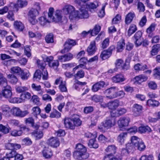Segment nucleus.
Returning <instances> with one entry per match:
<instances>
[{
	"label": "nucleus",
	"instance_id": "nucleus-1",
	"mask_svg": "<svg viewBox=\"0 0 160 160\" xmlns=\"http://www.w3.org/2000/svg\"><path fill=\"white\" fill-rule=\"evenodd\" d=\"M76 150L73 152L74 158L82 160L88 158L89 154L87 152L86 148L82 144L78 143L76 145Z\"/></svg>",
	"mask_w": 160,
	"mask_h": 160
},
{
	"label": "nucleus",
	"instance_id": "nucleus-2",
	"mask_svg": "<svg viewBox=\"0 0 160 160\" xmlns=\"http://www.w3.org/2000/svg\"><path fill=\"white\" fill-rule=\"evenodd\" d=\"M115 125V122L111 118L107 119L102 122L98 127V129L102 132H105Z\"/></svg>",
	"mask_w": 160,
	"mask_h": 160
},
{
	"label": "nucleus",
	"instance_id": "nucleus-3",
	"mask_svg": "<svg viewBox=\"0 0 160 160\" xmlns=\"http://www.w3.org/2000/svg\"><path fill=\"white\" fill-rule=\"evenodd\" d=\"M79 11H76V15H75V19L78 20L79 19L87 18L89 16V15L86 7L78 6Z\"/></svg>",
	"mask_w": 160,
	"mask_h": 160
},
{
	"label": "nucleus",
	"instance_id": "nucleus-4",
	"mask_svg": "<svg viewBox=\"0 0 160 160\" xmlns=\"http://www.w3.org/2000/svg\"><path fill=\"white\" fill-rule=\"evenodd\" d=\"M131 142L133 144L135 148L140 151H142L145 150L146 146L144 142L139 138L135 136L132 137Z\"/></svg>",
	"mask_w": 160,
	"mask_h": 160
},
{
	"label": "nucleus",
	"instance_id": "nucleus-5",
	"mask_svg": "<svg viewBox=\"0 0 160 160\" xmlns=\"http://www.w3.org/2000/svg\"><path fill=\"white\" fill-rule=\"evenodd\" d=\"M64 13L66 15H69L70 19H75V15H76V11L74 7L71 5H66L63 9Z\"/></svg>",
	"mask_w": 160,
	"mask_h": 160
},
{
	"label": "nucleus",
	"instance_id": "nucleus-6",
	"mask_svg": "<svg viewBox=\"0 0 160 160\" xmlns=\"http://www.w3.org/2000/svg\"><path fill=\"white\" fill-rule=\"evenodd\" d=\"M130 121V119L128 117L121 118L118 121V126L121 130H123L128 126Z\"/></svg>",
	"mask_w": 160,
	"mask_h": 160
},
{
	"label": "nucleus",
	"instance_id": "nucleus-7",
	"mask_svg": "<svg viewBox=\"0 0 160 160\" xmlns=\"http://www.w3.org/2000/svg\"><path fill=\"white\" fill-rule=\"evenodd\" d=\"M118 90V88L117 87H112L106 90L104 92V93L106 98L109 99H112L115 98V91Z\"/></svg>",
	"mask_w": 160,
	"mask_h": 160
},
{
	"label": "nucleus",
	"instance_id": "nucleus-8",
	"mask_svg": "<svg viewBox=\"0 0 160 160\" xmlns=\"http://www.w3.org/2000/svg\"><path fill=\"white\" fill-rule=\"evenodd\" d=\"M115 49V46L113 45L111 46L107 49L104 50L101 53L100 57L102 60H105L111 55L112 51Z\"/></svg>",
	"mask_w": 160,
	"mask_h": 160
},
{
	"label": "nucleus",
	"instance_id": "nucleus-9",
	"mask_svg": "<svg viewBox=\"0 0 160 160\" xmlns=\"http://www.w3.org/2000/svg\"><path fill=\"white\" fill-rule=\"evenodd\" d=\"M12 95L11 88L10 86L4 88L0 92V98L3 97L5 98L9 99L11 98Z\"/></svg>",
	"mask_w": 160,
	"mask_h": 160
},
{
	"label": "nucleus",
	"instance_id": "nucleus-10",
	"mask_svg": "<svg viewBox=\"0 0 160 160\" xmlns=\"http://www.w3.org/2000/svg\"><path fill=\"white\" fill-rule=\"evenodd\" d=\"M11 111L14 116L21 118L25 117L28 114L27 111H22L19 108L17 107L13 108L11 110Z\"/></svg>",
	"mask_w": 160,
	"mask_h": 160
},
{
	"label": "nucleus",
	"instance_id": "nucleus-11",
	"mask_svg": "<svg viewBox=\"0 0 160 160\" xmlns=\"http://www.w3.org/2000/svg\"><path fill=\"white\" fill-rule=\"evenodd\" d=\"M38 11L37 10L32 8L29 12L28 13L29 20L32 24H34L35 23V17L38 15Z\"/></svg>",
	"mask_w": 160,
	"mask_h": 160
},
{
	"label": "nucleus",
	"instance_id": "nucleus-12",
	"mask_svg": "<svg viewBox=\"0 0 160 160\" xmlns=\"http://www.w3.org/2000/svg\"><path fill=\"white\" fill-rule=\"evenodd\" d=\"M77 44L76 41L74 40L68 39L65 42L64 44V52H67L69 51L72 47Z\"/></svg>",
	"mask_w": 160,
	"mask_h": 160
},
{
	"label": "nucleus",
	"instance_id": "nucleus-13",
	"mask_svg": "<svg viewBox=\"0 0 160 160\" xmlns=\"http://www.w3.org/2000/svg\"><path fill=\"white\" fill-rule=\"evenodd\" d=\"M47 143L48 145L53 148H57L60 144V142L58 138L52 137L48 139Z\"/></svg>",
	"mask_w": 160,
	"mask_h": 160
},
{
	"label": "nucleus",
	"instance_id": "nucleus-14",
	"mask_svg": "<svg viewBox=\"0 0 160 160\" xmlns=\"http://www.w3.org/2000/svg\"><path fill=\"white\" fill-rule=\"evenodd\" d=\"M73 58V54L70 53L66 54L63 55L58 56V59L61 62L68 61Z\"/></svg>",
	"mask_w": 160,
	"mask_h": 160
},
{
	"label": "nucleus",
	"instance_id": "nucleus-15",
	"mask_svg": "<svg viewBox=\"0 0 160 160\" xmlns=\"http://www.w3.org/2000/svg\"><path fill=\"white\" fill-rule=\"evenodd\" d=\"M97 48L96 46L95 41H92L87 48V52L89 55H93L96 52Z\"/></svg>",
	"mask_w": 160,
	"mask_h": 160
},
{
	"label": "nucleus",
	"instance_id": "nucleus-16",
	"mask_svg": "<svg viewBox=\"0 0 160 160\" xmlns=\"http://www.w3.org/2000/svg\"><path fill=\"white\" fill-rule=\"evenodd\" d=\"M105 85V83L103 81H100L92 85V90L93 92H96L103 88Z\"/></svg>",
	"mask_w": 160,
	"mask_h": 160
},
{
	"label": "nucleus",
	"instance_id": "nucleus-17",
	"mask_svg": "<svg viewBox=\"0 0 160 160\" xmlns=\"http://www.w3.org/2000/svg\"><path fill=\"white\" fill-rule=\"evenodd\" d=\"M119 105V102L117 99L114 100L113 101L110 102L106 104V107H108L109 109L114 110L117 108Z\"/></svg>",
	"mask_w": 160,
	"mask_h": 160
},
{
	"label": "nucleus",
	"instance_id": "nucleus-18",
	"mask_svg": "<svg viewBox=\"0 0 160 160\" xmlns=\"http://www.w3.org/2000/svg\"><path fill=\"white\" fill-rule=\"evenodd\" d=\"M142 107L141 105L137 104H134L133 109L134 115L135 116H138L140 115L142 112Z\"/></svg>",
	"mask_w": 160,
	"mask_h": 160
},
{
	"label": "nucleus",
	"instance_id": "nucleus-19",
	"mask_svg": "<svg viewBox=\"0 0 160 160\" xmlns=\"http://www.w3.org/2000/svg\"><path fill=\"white\" fill-rule=\"evenodd\" d=\"M21 147L20 144L15 143H8L5 145L6 148L8 150H17L20 149Z\"/></svg>",
	"mask_w": 160,
	"mask_h": 160
},
{
	"label": "nucleus",
	"instance_id": "nucleus-20",
	"mask_svg": "<svg viewBox=\"0 0 160 160\" xmlns=\"http://www.w3.org/2000/svg\"><path fill=\"white\" fill-rule=\"evenodd\" d=\"M62 16V11L57 10L54 13V16L52 18V21L56 22L61 21Z\"/></svg>",
	"mask_w": 160,
	"mask_h": 160
},
{
	"label": "nucleus",
	"instance_id": "nucleus-21",
	"mask_svg": "<svg viewBox=\"0 0 160 160\" xmlns=\"http://www.w3.org/2000/svg\"><path fill=\"white\" fill-rule=\"evenodd\" d=\"M43 156L46 158H51L52 156L51 149L48 147H45L42 151Z\"/></svg>",
	"mask_w": 160,
	"mask_h": 160
},
{
	"label": "nucleus",
	"instance_id": "nucleus-22",
	"mask_svg": "<svg viewBox=\"0 0 160 160\" xmlns=\"http://www.w3.org/2000/svg\"><path fill=\"white\" fill-rule=\"evenodd\" d=\"M134 148H135L131 142V143H128L126 145V149H122V152L124 154L126 153H128L132 150H133Z\"/></svg>",
	"mask_w": 160,
	"mask_h": 160
},
{
	"label": "nucleus",
	"instance_id": "nucleus-23",
	"mask_svg": "<svg viewBox=\"0 0 160 160\" xmlns=\"http://www.w3.org/2000/svg\"><path fill=\"white\" fill-rule=\"evenodd\" d=\"M135 17V14L133 12H131L128 13L125 17V23L127 25L130 23Z\"/></svg>",
	"mask_w": 160,
	"mask_h": 160
},
{
	"label": "nucleus",
	"instance_id": "nucleus-24",
	"mask_svg": "<svg viewBox=\"0 0 160 160\" xmlns=\"http://www.w3.org/2000/svg\"><path fill=\"white\" fill-rule=\"evenodd\" d=\"M64 124L67 128L70 129H74V125L73 123V121L69 118H65L64 120Z\"/></svg>",
	"mask_w": 160,
	"mask_h": 160
},
{
	"label": "nucleus",
	"instance_id": "nucleus-25",
	"mask_svg": "<svg viewBox=\"0 0 160 160\" xmlns=\"http://www.w3.org/2000/svg\"><path fill=\"white\" fill-rule=\"evenodd\" d=\"M127 136L126 132H122L120 133L117 137V141L121 145L123 144Z\"/></svg>",
	"mask_w": 160,
	"mask_h": 160
},
{
	"label": "nucleus",
	"instance_id": "nucleus-26",
	"mask_svg": "<svg viewBox=\"0 0 160 160\" xmlns=\"http://www.w3.org/2000/svg\"><path fill=\"white\" fill-rule=\"evenodd\" d=\"M125 45L124 40L123 39H121L117 42L116 46L117 51L118 52H122L125 48Z\"/></svg>",
	"mask_w": 160,
	"mask_h": 160
},
{
	"label": "nucleus",
	"instance_id": "nucleus-27",
	"mask_svg": "<svg viewBox=\"0 0 160 160\" xmlns=\"http://www.w3.org/2000/svg\"><path fill=\"white\" fill-rule=\"evenodd\" d=\"M112 80L114 82L118 83L124 81L125 78L122 74H118L113 77Z\"/></svg>",
	"mask_w": 160,
	"mask_h": 160
},
{
	"label": "nucleus",
	"instance_id": "nucleus-28",
	"mask_svg": "<svg viewBox=\"0 0 160 160\" xmlns=\"http://www.w3.org/2000/svg\"><path fill=\"white\" fill-rule=\"evenodd\" d=\"M134 78L135 80V82L140 83L146 81L148 79V78L144 75L141 74L136 76Z\"/></svg>",
	"mask_w": 160,
	"mask_h": 160
},
{
	"label": "nucleus",
	"instance_id": "nucleus-29",
	"mask_svg": "<svg viewBox=\"0 0 160 160\" xmlns=\"http://www.w3.org/2000/svg\"><path fill=\"white\" fill-rule=\"evenodd\" d=\"M156 26L155 24L152 23L147 29L146 32L148 34L149 37L151 38L152 36L153 35L152 32L155 30Z\"/></svg>",
	"mask_w": 160,
	"mask_h": 160
},
{
	"label": "nucleus",
	"instance_id": "nucleus-30",
	"mask_svg": "<svg viewBox=\"0 0 160 160\" xmlns=\"http://www.w3.org/2000/svg\"><path fill=\"white\" fill-rule=\"evenodd\" d=\"M31 94L29 92H25L22 93L20 96V98L22 102L26 100L29 99L31 97Z\"/></svg>",
	"mask_w": 160,
	"mask_h": 160
},
{
	"label": "nucleus",
	"instance_id": "nucleus-31",
	"mask_svg": "<svg viewBox=\"0 0 160 160\" xmlns=\"http://www.w3.org/2000/svg\"><path fill=\"white\" fill-rule=\"evenodd\" d=\"M15 28L18 31H22L24 28L23 24L21 22L16 21L14 23Z\"/></svg>",
	"mask_w": 160,
	"mask_h": 160
},
{
	"label": "nucleus",
	"instance_id": "nucleus-32",
	"mask_svg": "<svg viewBox=\"0 0 160 160\" xmlns=\"http://www.w3.org/2000/svg\"><path fill=\"white\" fill-rule=\"evenodd\" d=\"M19 74L21 78L23 80H27L30 75L29 72L27 70H21Z\"/></svg>",
	"mask_w": 160,
	"mask_h": 160
},
{
	"label": "nucleus",
	"instance_id": "nucleus-33",
	"mask_svg": "<svg viewBox=\"0 0 160 160\" xmlns=\"http://www.w3.org/2000/svg\"><path fill=\"white\" fill-rule=\"evenodd\" d=\"M159 50H160V44H157L152 46L151 51V54L152 56L155 55Z\"/></svg>",
	"mask_w": 160,
	"mask_h": 160
},
{
	"label": "nucleus",
	"instance_id": "nucleus-34",
	"mask_svg": "<svg viewBox=\"0 0 160 160\" xmlns=\"http://www.w3.org/2000/svg\"><path fill=\"white\" fill-rule=\"evenodd\" d=\"M32 135L36 140H38L42 138L43 136L42 132L39 130L35 131L32 133Z\"/></svg>",
	"mask_w": 160,
	"mask_h": 160
},
{
	"label": "nucleus",
	"instance_id": "nucleus-35",
	"mask_svg": "<svg viewBox=\"0 0 160 160\" xmlns=\"http://www.w3.org/2000/svg\"><path fill=\"white\" fill-rule=\"evenodd\" d=\"M28 4V2L26 0H18L17 3L14 6L15 8L18 7L22 8L26 6Z\"/></svg>",
	"mask_w": 160,
	"mask_h": 160
},
{
	"label": "nucleus",
	"instance_id": "nucleus-36",
	"mask_svg": "<svg viewBox=\"0 0 160 160\" xmlns=\"http://www.w3.org/2000/svg\"><path fill=\"white\" fill-rule=\"evenodd\" d=\"M105 150L107 152L110 153V154H111L113 156V154L116 152V147L113 145H110L106 148Z\"/></svg>",
	"mask_w": 160,
	"mask_h": 160
},
{
	"label": "nucleus",
	"instance_id": "nucleus-37",
	"mask_svg": "<svg viewBox=\"0 0 160 160\" xmlns=\"http://www.w3.org/2000/svg\"><path fill=\"white\" fill-rule=\"evenodd\" d=\"M138 131L140 133H144L147 132H151V129L149 127L147 126H141L138 128Z\"/></svg>",
	"mask_w": 160,
	"mask_h": 160
},
{
	"label": "nucleus",
	"instance_id": "nucleus-38",
	"mask_svg": "<svg viewBox=\"0 0 160 160\" xmlns=\"http://www.w3.org/2000/svg\"><path fill=\"white\" fill-rule=\"evenodd\" d=\"M88 145L90 148H96L98 147V145L97 143L95 138H92L89 141Z\"/></svg>",
	"mask_w": 160,
	"mask_h": 160
},
{
	"label": "nucleus",
	"instance_id": "nucleus-39",
	"mask_svg": "<svg viewBox=\"0 0 160 160\" xmlns=\"http://www.w3.org/2000/svg\"><path fill=\"white\" fill-rule=\"evenodd\" d=\"M137 30L136 25L134 24H131L128 31V35L130 36L133 34Z\"/></svg>",
	"mask_w": 160,
	"mask_h": 160
},
{
	"label": "nucleus",
	"instance_id": "nucleus-40",
	"mask_svg": "<svg viewBox=\"0 0 160 160\" xmlns=\"http://www.w3.org/2000/svg\"><path fill=\"white\" fill-rule=\"evenodd\" d=\"M101 27L98 25H96L94 28L90 31L91 34L92 36H94L98 34L101 30Z\"/></svg>",
	"mask_w": 160,
	"mask_h": 160
},
{
	"label": "nucleus",
	"instance_id": "nucleus-41",
	"mask_svg": "<svg viewBox=\"0 0 160 160\" xmlns=\"http://www.w3.org/2000/svg\"><path fill=\"white\" fill-rule=\"evenodd\" d=\"M147 66L146 65H142L137 63L134 66V68L136 71L144 70L147 68Z\"/></svg>",
	"mask_w": 160,
	"mask_h": 160
},
{
	"label": "nucleus",
	"instance_id": "nucleus-42",
	"mask_svg": "<svg viewBox=\"0 0 160 160\" xmlns=\"http://www.w3.org/2000/svg\"><path fill=\"white\" fill-rule=\"evenodd\" d=\"M104 160H122L121 158L119 157H113L111 154L106 155L104 158Z\"/></svg>",
	"mask_w": 160,
	"mask_h": 160
},
{
	"label": "nucleus",
	"instance_id": "nucleus-43",
	"mask_svg": "<svg viewBox=\"0 0 160 160\" xmlns=\"http://www.w3.org/2000/svg\"><path fill=\"white\" fill-rule=\"evenodd\" d=\"M147 104L149 106L156 107L158 106L159 102L156 100L149 99L147 101Z\"/></svg>",
	"mask_w": 160,
	"mask_h": 160
},
{
	"label": "nucleus",
	"instance_id": "nucleus-44",
	"mask_svg": "<svg viewBox=\"0 0 160 160\" xmlns=\"http://www.w3.org/2000/svg\"><path fill=\"white\" fill-rule=\"evenodd\" d=\"M8 78L9 82L13 84H15L18 81V79L16 76L13 74H9L8 76Z\"/></svg>",
	"mask_w": 160,
	"mask_h": 160
},
{
	"label": "nucleus",
	"instance_id": "nucleus-45",
	"mask_svg": "<svg viewBox=\"0 0 160 160\" xmlns=\"http://www.w3.org/2000/svg\"><path fill=\"white\" fill-rule=\"evenodd\" d=\"M31 100L35 104L38 105L41 104L40 99L37 95H33L32 97Z\"/></svg>",
	"mask_w": 160,
	"mask_h": 160
},
{
	"label": "nucleus",
	"instance_id": "nucleus-46",
	"mask_svg": "<svg viewBox=\"0 0 160 160\" xmlns=\"http://www.w3.org/2000/svg\"><path fill=\"white\" fill-rule=\"evenodd\" d=\"M17 92L20 93H23L26 91L28 90V87L25 86H16L15 88Z\"/></svg>",
	"mask_w": 160,
	"mask_h": 160
},
{
	"label": "nucleus",
	"instance_id": "nucleus-47",
	"mask_svg": "<svg viewBox=\"0 0 160 160\" xmlns=\"http://www.w3.org/2000/svg\"><path fill=\"white\" fill-rule=\"evenodd\" d=\"M74 82L75 83L73 85V87L75 89L77 90H78L79 88V85H85L87 84V82H81L77 80H75L74 81Z\"/></svg>",
	"mask_w": 160,
	"mask_h": 160
},
{
	"label": "nucleus",
	"instance_id": "nucleus-48",
	"mask_svg": "<svg viewBox=\"0 0 160 160\" xmlns=\"http://www.w3.org/2000/svg\"><path fill=\"white\" fill-rule=\"evenodd\" d=\"M0 86L4 88L9 87V86L7 85L6 79L4 77L2 76H0Z\"/></svg>",
	"mask_w": 160,
	"mask_h": 160
},
{
	"label": "nucleus",
	"instance_id": "nucleus-49",
	"mask_svg": "<svg viewBox=\"0 0 160 160\" xmlns=\"http://www.w3.org/2000/svg\"><path fill=\"white\" fill-rule=\"evenodd\" d=\"M59 65L58 60H53L49 63V66L53 69H56Z\"/></svg>",
	"mask_w": 160,
	"mask_h": 160
},
{
	"label": "nucleus",
	"instance_id": "nucleus-50",
	"mask_svg": "<svg viewBox=\"0 0 160 160\" xmlns=\"http://www.w3.org/2000/svg\"><path fill=\"white\" fill-rule=\"evenodd\" d=\"M84 72L81 70L78 71L76 74L74 75V76L76 79H80L84 77Z\"/></svg>",
	"mask_w": 160,
	"mask_h": 160
},
{
	"label": "nucleus",
	"instance_id": "nucleus-51",
	"mask_svg": "<svg viewBox=\"0 0 160 160\" xmlns=\"http://www.w3.org/2000/svg\"><path fill=\"white\" fill-rule=\"evenodd\" d=\"M3 113L4 114L6 115L11 110L9 107L6 105H2L1 107Z\"/></svg>",
	"mask_w": 160,
	"mask_h": 160
},
{
	"label": "nucleus",
	"instance_id": "nucleus-52",
	"mask_svg": "<svg viewBox=\"0 0 160 160\" xmlns=\"http://www.w3.org/2000/svg\"><path fill=\"white\" fill-rule=\"evenodd\" d=\"M22 132L21 130H17L15 129L13 130L10 132L11 135L14 137H18L22 135Z\"/></svg>",
	"mask_w": 160,
	"mask_h": 160
},
{
	"label": "nucleus",
	"instance_id": "nucleus-53",
	"mask_svg": "<svg viewBox=\"0 0 160 160\" xmlns=\"http://www.w3.org/2000/svg\"><path fill=\"white\" fill-rule=\"evenodd\" d=\"M103 97L101 95H95L92 97V100L95 102H101L103 100Z\"/></svg>",
	"mask_w": 160,
	"mask_h": 160
},
{
	"label": "nucleus",
	"instance_id": "nucleus-54",
	"mask_svg": "<svg viewBox=\"0 0 160 160\" xmlns=\"http://www.w3.org/2000/svg\"><path fill=\"white\" fill-rule=\"evenodd\" d=\"M53 34L50 33L46 35L45 40L47 43H52L54 42Z\"/></svg>",
	"mask_w": 160,
	"mask_h": 160
},
{
	"label": "nucleus",
	"instance_id": "nucleus-55",
	"mask_svg": "<svg viewBox=\"0 0 160 160\" xmlns=\"http://www.w3.org/2000/svg\"><path fill=\"white\" fill-rule=\"evenodd\" d=\"M10 151L6 152V155L10 159L15 157L17 153V152L13 150H10Z\"/></svg>",
	"mask_w": 160,
	"mask_h": 160
},
{
	"label": "nucleus",
	"instance_id": "nucleus-56",
	"mask_svg": "<svg viewBox=\"0 0 160 160\" xmlns=\"http://www.w3.org/2000/svg\"><path fill=\"white\" fill-rule=\"evenodd\" d=\"M61 116V113L57 110L53 111L50 114V117L52 118H59Z\"/></svg>",
	"mask_w": 160,
	"mask_h": 160
},
{
	"label": "nucleus",
	"instance_id": "nucleus-57",
	"mask_svg": "<svg viewBox=\"0 0 160 160\" xmlns=\"http://www.w3.org/2000/svg\"><path fill=\"white\" fill-rule=\"evenodd\" d=\"M89 0H75V2L78 6L86 7V3Z\"/></svg>",
	"mask_w": 160,
	"mask_h": 160
},
{
	"label": "nucleus",
	"instance_id": "nucleus-58",
	"mask_svg": "<svg viewBox=\"0 0 160 160\" xmlns=\"http://www.w3.org/2000/svg\"><path fill=\"white\" fill-rule=\"evenodd\" d=\"M59 88L62 92H66L67 91L65 81L62 83V84L59 85Z\"/></svg>",
	"mask_w": 160,
	"mask_h": 160
},
{
	"label": "nucleus",
	"instance_id": "nucleus-59",
	"mask_svg": "<svg viewBox=\"0 0 160 160\" xmlns=\"http://www.w3.org/2000/svg\"><path fill=\"white\" fill-rule=\"evenodd\" d=\"M85 136L86 137L88 138H96L97 137V133L95 132H94L93 133L88 132L85 133Z\"/></svg>",
	"mask_w": 160,
	"mask_h": 160
},
{
	"label": "nucleus",
	"instance_id": "nucleus-60",
	"mask_svg": "<svg viewBox=\"0 0 160 160\" xmlns=\"http://www.w3.org/2000/svg\"><path fill=\"white\" fill-rule=\"evenodd\" d=\"M39 23L41 25L44 26L47 23L49 22L48 20L46 19V18L43 17H40L39 19Z\"/></svg>",
	"mask_w": 160,
	"mask_h": 160
},
{
	"label": "nucleus",
	"instance_id": "nucleus-61",
	"mask_svg": "<svg viewBox=\"0 0 160 160\" xmlns=\"http://www.w3.org/2000/svg\"><path fill=\"white\" fill-rule=\"evenodd\" d=\"M22 144L26 145H29L32 144V142L31 139L29 138H26L22 140Z\"/></svg>",
	"mask_w": 160,
	"mask_h": 160
},
{
	"label": "nucleus",
	"instance_id": "nucleus-62",
	"mask_svg": "<svg viewBox=\"0 0 160 160\" xmlns=\"http://www.w3.org/2000/svg\"><path fill=\"white\" fill-rule=\"evenodd\" d=\"M153 76L156 78L160 76V67H156L153 70Z\"/></svg>",
	"mask_w": 160,
	"mask_h": 160
},
{
	"label": "nucleus",
	"instance_id": "nucleus-63",
	"mask_svg": "<svg viewBox=\"0 0 160 160\" xmlns=\"http://www.w3.org/2000/svg\"><path fill=\"white\" fill-rule=\"evenodd\" d=\"M0 131L4 134H7L9 132V129L8 127L0 124Z\"/></svg>",
	"mask_w": 160,
	"mask_h": 160
},
{
	"label": "nucleus",
	"instance_id": "nucleus-64",
	"mask_svg": "<svg viewBox=\"0 0 160 160\" xmlns=\"http://www.w3.org/2000/svg\"><path fill=\"white\" fill-rule=\"evenodd\" d=\"M109 39L108 38L105 39L102 43V48L103 49L106 48L109 44Z\"/></svg>",
	"mask_w": 160,
	"mask_h": 160
}]
</instances>
